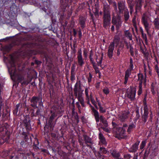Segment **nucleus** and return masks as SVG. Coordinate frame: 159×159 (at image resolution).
<instances>
[{
	"instance_id": "nucleus-14",
	"label": "nucleus",
	"mask_w": 159,
	"mask_h": 159,
	"mask_svg": "<svg viewBox=\"0 0 159 159\" xmlns=\"http://www.w3.org/2000/svg\"><path fill=\"white\" fill-rule=\"evenodd\" d=\"M24 120V125L28 129H30V117L28 116H25Z\"/></svg>"
},
{
	"instance_id": "nucleus-21",
	"label": "nucleus",
	"mask_w": 159,
	"mask_h": 159,
	"mask_svg": "<svg viewBox=\"0 0 159 159\" xmlns=\"http://www.w3.org/2000/svg\"><path fill=\"white\" fill-rule=\"evenodd\" d=\"M138 80L139 81V83H141L142 85V83L144 82L145 83L146 82V78H144L143 75L142 74L139 73L138 74Z\"/></svg>"
},
{
	"instance_id": "nucleus-46",
	"label": "nucleus",
	"mask_w": 159,
	"mask_h": 159,
	"mask_svg": "<svg viewBox=\"0 0 159 159\" xmlns=\"http://www.w3.org/2000/svg\"><path fill=\"white\" fill-rule=\"evenodd\" d=\"M143 105H144L143 110H148V109L147 107V103H146V101H143Z\"/></svg>"
},
{
	"instance_id": "nucleus-15",
	"label": "nucleus",
	"mask_w": 159,
	"mask_h": 159,
	"mask_svg": "<svg viewBox=\"0 0 159 159\" xmlns=\"http://www.w3.org/2000/svg\"><path fill=\"white\" fill-rule=\"evenodd\" d=\"M140 142L138 141L133 145L129 149V151L130 152H135L138 150V146Z\"/></svg>"
},
{
	"instance_id": "nucleus-28",
	"label": "nucleus",
	"mask_w": 159,
	"mask_h": 159,
	"mask_svg": "<svg viewBox=\"0 0 159 159\" xmlns=\"http://www.w3.org/2000/svg\"><path fill=\"white\" fill-rule=\"evenodd\" d=\"M124 19L125 21H127L129 19V12L128 9H125L124 11Z\"/></svg>"
},
{
	"instance_id": "nucleus-55",
	"label": "nucleus",
	"mask_w": 159,
	"mask_h": 159,
	"mask_svg": "<svg viewBox=\"0 0 159 159\" xmlns=\"http://www.w3.org/2000/svg\"><path fill=\"white\" fill-rule=\"evenodd\" d=\"M107 127H102V128L103 129V130H104L105 132H107V133H109V131H110L109 130Z\"/></svg>"
},
{
	"instance_id": "nucleus-31",
	"label": "nucleus",
	"mask_w": 159,
	"mask_h": 159,
	"mask_svg": "<svg viewBox=\"0 0 159 159\" xmlns=\"http://www.w3.org/2000/svg\"><path fill=\"white\" fill-rule=\"evenodd\" d=\"M79 23L81 27L84 28L85 26V20L83 18H80V19Z\"/></svg>"
},
{
	"instance_id": "nucleus-17",
	"label": "nucleus",
	"mask_w": 159,
	"mask_h": 159,
	"mask_svg": "<svg viewBox=\"0 0 159 159\" xmlns=\"http://www.w3.org/2000/svg\"><path fill=\"white\" fill-rule=\"evenodd\" d=\"M148 110H144V113L142 114V120L144 123L147 121L148 114Z\"/></svg>"
},
{
	"instance_id": "nucleus-42",
	"label": "nucleus",
	"mask_w": 159,
	"mask_h": 159,
	"mask_svg": "<svg viewBox=\"0 0 159 159\" xmlns=\"http://www.w3.org/2000/svg\"><path fill=\"white\" fill-rule=\"evenodd\" d=\"M99 149L100 152L102 153L106 154L107 153V151L104 147H101Z\"/></svg>"
},
{
	"instance_id": "nucleus-5",
	"label": "nucleus",
	"mask_w": 159,
	"mask_h": 159,
	"mask_svg": "<svg viewBox=\"0 0 159 159\" xmlns=\"http://www.w3.org/2000/svg\"><path fill=\"white\" fill-rule=\"evenodd\" d=\"M114 132L116 133V138L119 139L124 138L125 136V129L123 128H117L115 129Z\"/></svg>"
},
{
	"instance_id": "nucleus-57",
	"label": "nucleus",
	"mask_w": 159,
	"mask_h": 159,
	"mask_svg": "<svg viewBox=\"0 0 159 159\" xmlns=\"http://www.w3.org/2000/svg\"><path fill=\"white\" fill-rule=\"evenodd\" d=\"M129 7L130 9V13L131 14L132 13V12L133 11V6L132 5H130L129 6Z\"/></svg>"
},
{
	"instance_id": "nucleus-53",
	"label": "nucleus",
	"mask_w": 159,
	"mask_h": 159,
	"mask_svg": "<svg viewBox=\"0 0 159 159\" xmlns=\"http://www.w3.org/2000/svg\"><path fill=\"white\" fill-rule=\"evenodd\" d=\"M130 46V52L131 55L133 56L134 55V52L133 51V48L131 45H129Z\"/></svg>"
},
{
	"instance_id": "nucleus-2",
	"label": "nucleus",
	"mask_w": 159,
	"mask_h": 159,
	"mask_svg": "<svg viewBox=\"0 0 159 159\" xmlns=\"http://www.w3.org/2000/svg\"><path fill=\"white\" fill-rule=\"evenodd\" d=\"M78 84L76 83L75 85L74 89V95L75 97L77 98L78 101L80 103L83 107H85L84 100L82 96V91H78Z\"/></svg>"
},
{
	"instance_id": "nucleus-30",
	"label": "nucleus",
	"mask_w": 159,
	"mask_h": 159,
	"mask_svg": "<svg viewBox=\"0 0 159 159\" xmlns=\"http://www.w3.org/2000/svg\"><path fill=\"white\" fill-rule=\"evenodd\" d=\"M135 125L133 123H132L129 125L127 130V132L130 133L135 128Z\"/></svg>"
},
{
	"instance_id": "nucleus-16",
	"label": "nucleus",
	"mask_w": 159,
	"mask_h": 159,
	"mask_svg": "<svg viewBox=\"0 0 159 159\" xmlns=\"http://www.w3.org/2000/svg\"><path fill=\"white\" fill-rule=\"evenodd\" d=\"M75 66L74 64H73L71 67V77L70 80L71 81H73L75 80Z\"/></svg>"
},
{
	"instance_id": "nucleus-54",
	"label": "nucleus",
	"mask_w": 159,
	"mask_h": 159,
	"mask_svg": "<svg viewBox=\"0 0 159 159\" xmlns=\"http://www.w3.org/2000/svg\"><path fill=\"white\" fill-rule=\"evenodd\" d=\"M123 47L124 46H123L121 49H120L119 48H118L117 52V56H118L120 55L121 49L123 48Z\"/></svg>"
},
{
	"instance_id": "nucleus-3",
	"label": "nucleus",
	"mask_w": 159,
	"mask_h": 159,
	"mask_svg": "<svg viewBox=\"0 0 159 159\" xmlns=\"http://www.w3.org/2000/svg\"><path fill=\"white\" fill-rule=\"evenodd\" d=\"M120 38L119 36L116 35L114 37L113 41L111 43L108 47V49L107 52V55L108 57L111 58L113 56V51L114 50L115 43L118 44Z\"/></svg>"
},
{
	"instance_id": "nucleus-23",
	"label": "nucleus",
	"mask_w": 159,
	"mask_h": 159,
	"mask_svg": "<svg viewBox=\"0 0 159 159\" xmlns=\"http://www.w3.org/2000/svg\"><path fill=\"white\" fill-rule=\"evenodd\" d=\"M57 116V115L55 113H53L49 118V120L48 123L50 126L51 127L53 125L52 124V122L53 120Z\"/></svg>"
},
{
	"instance_id": "nucleus-1",
	"label": "nucleus",
	"mask_w": 159,
	"mask_h": 159,
	"mask_svg": "<svg viewBox=\"0 0 159 159\" xmlns=\"http://www.w3.org/2000/svg\"><path fill=\"white\" fill-rule=\"evenodd\" d=\"M103 27L107 29V27L111 24V15L110 8L109 6L105 5L103 7Z\"/></svg>"
},
{
	"instance_id": "nucleus-11",
	"label": "nucleus",
	"mask_w": 159,
	"mask_h": 159,
	"mask_svg": "<svg viewBox=\"0 0 159 159\" xmlns=\"http://www.w3.org/2000/svg\"><path fill=\"white\" fill-rule=\"evenodd\" d=\"M118 9L120 13H122L123 11L125 9H127L126 8L125 5V2L123 1H120L118 3Z\"/></svg>"
},
{
	"instance_id": "nucleus-4",
	"label": "nucleus",
	"mask_w": 159,
	"mask_h": 159,
	"mask_svg": "<svg viewBox=\"0 0 159 159\" xmlns=\"http://www.w3.org/2000/svg\"><path fill=\"white\" fill-rule=\"evenodd\" d=\"M31 106L34 108H38L37 104L39 102V105L42 106L43 103L42 102V98L40 97L33 96L30 100Z\"/></svg>"
},
{
	"instance_id": "nucleus-26",
	"label": "nucleus",
	"mask_w": 159,
	"mask_h": 159,
	"mask_svg": "<svg viewBox=\"0 0 159 159\" xmlns=\"http://www.w3.org/2000/svg\"><path fill=\"white\" fill-rule=\"evenodd\" d=\"M112 156L114 157L118 158L120 156V154L119 152L116 150H113L111 152Z\"/></svg>"
},
{
	"instance_id": "nucleus-49",
	"label": "nucleus",
	"mask_w": 159,
	"mask_h": 159,
	"mask_svg": "<svg viewBox=\"0 0 159 159\" xmlns=\"http://www.w3.org/2000/svg\"><path fill=\"white\" fill-rule=\"evenodd\" d=\"M99 111L102 113H104L106 111V110L102 107L99 108Z\"/></svg>"
},
{
	"instance_id": "nucleus-36",
	"label": "nucleus",
	"mask_w": 159,
	"mask_h": 159,
	"mask_svg": "<svg viewBox=\"0 0 159 159\" xmlns=\"http://www.w3.org/2000/svg\"><path fill=\"white\" fill-rule=\"evenodd\" d=\"M143 0H138L139 2H138L136 5V9H139L142 6V2H143Z\"/></svg>"
},
{
	"instance_id": "nucleus-52",
	"label": "nucleus",
	"mask_w": 159,
	"mask_h": 159,
	"mask_svg": "<svg viewBox=\"0 0 159 159\" xmlns=\"http://www.w3.org/2000/svg\"><path fill=\"white\" fill-rule=\"evenodd\" d=\"M88 51L84 49L83 51V54L84 55V57L85 58H86L88 57Z\"/></svg>"
},
{
	"instance_id": "nucleus-64",
	"label": "nucleus",
	"mask_w": 159,
	"mask_h": 159,
	"mask_svg": "<svg viewBox=\"0 0 159 159\" xmlns=\"http://www.w3.org/2000/svg\"><path fill=\"white\" fill-rule=\"evenodd\" d=\"M113 7H114V8L116 10L117 9V5H116V3L115 2H113Z\"/></svg>"
},
{
	"instance_id": "nucleus-27",
	"label": "nucleus",
	"mask_w": 159,
	"mask_h": 159,
	"mask_svg": "<svg viewBox=\"0 0 159 159\" xmlns=\"http://www.w3.org/2000/svg\"><path fill=\"white\" fill-rule=\"evenodd\" d=\"M125 36L127 37L130 40H132V35L128 30H126L124 32Z\"/></svg>"
},
{
	"instance_id": "nucleus-10",
	"label": "nucleus",
	"mask_w": 159,
	"mask_h": 159,
	"mask_svg": "<svg viewBox=\"0 0 159 159\" xmlns=\"http://www.w3.org/2000/svg\"><path fill=\"white\" fill-rule=\"evenodd\" d=\"M141 21L143 25L144 28L147 32L148 33L149 29V24L148 21V18L146 15L144 14L142 16L141 19Z\"/></svg>"
},
{
	"instance_id": "nucleus-8",
	"label": "nucleus",
	"mask_w": 159,
	"mask_h": 159,
	"mask_svg": "<svg viewBox=\"0 0 159 159\" xmlns=\"http://www.w3.org/2000/svg\"><path fill=\"white\" fill-rule=\"evenodd\" d=\"M136 93L135 88H130L127 89V97L131 101L135 99V96Z\"/></svg>"
},
{
	"instance_id": "nucleus-56",
	"label": "nucleus",
	"mask_w": 159,
	"mask_h": 159,
	"mask_svg": "<svg viewBox=\"0 0 159 159\" xmlns=\"http://www.w3.org/2000/svg\"><path fill=\"white\" fill-rule=\"evenodd\" d=\"M155 70H156L158 75H159V68L157 65H156L155 66Z\"/></svg>"
},
{
	"instance_id": "nucleus-7",
	"label": "nucleus",
	"mask_w": 159,
	"mask_h": 159,
	"mask_svg": "<svg viewBox=\"0 0 159 159\" xmlns=\"http://www.w3.org/2000/svg\"><path fill=\"white\" fill-rule=\"evenodd\" d=\"M130 68L128 69L125 72V81L124 84H126L127 83L128 78L131 74V72L133 68V61L131 58L130 59Z\"/></svg>"
},
{
	"instance_id": "nucleus-38",
	"label": "nucleus",
	"mask_w": 159,
	"mask_h": 159,
	"mask_svg": "<svg viewBox=\"0 0 159 159\" xmlns=\"http://www.w3.org/2000/svg\"><path fill=\"white\" fill-rule=\"evenodd\" d=\"M142 92V85H141V83H139V90L138 91V95H140L141 94Z\"/></svg>"
},
{
	"instance_id": "nucleus-24",
	"label": "nucleus",
	"mask_w": 159,
	"mask_h": 159,
	"mask_svg": "<svg viewBox=\"0 0 159 159\" xmlns=\"http://www.w3.org/2000/svg\"><path fill=\"white\" fill-rule=\"evenodd\" d=\"M153 23L155 28L157 29H159V20L158 18H157L154 19Z\"/></svg>"
},
{
	"instance_id": "nucleus-59",
	"label": "nucleus",
	"mask_w": 159,
	"mask_h": 159,
	"mask_svg": "<svg viewBox=\"0 0 159 159\" xmlns=\"http://www.w3.org/2000/svg\"><path fill=\"white\" fill-rule=\"evenodd\" d=\"M22 105L20 103H18L16 105V107L15 109H17L18 110V109L20 106H21Z\"/></svg>"
},
{
	"instance_id": "nucleus-62",
	"label": "nucleus",
	"mask_w": 159,
	"mask_h": 159,
	"mask_svg": "<svg viewBox=\"0 0 159 159\" xmlns=\"http://www.w3.org/2000/svg\"><path fill=\"white\" fill-rule=\"evenodd\" d=\"M95 56L96 57L95 60L96 61H98V60H99V57H101V56L99 55L98 56L96 54L95 55Z\"/></svg>"
},
{
	"instance_id": "nucleus-58",
	"label": "nucleus",
	"mask_w": 159,
	"mask_h": 159,
	"mask_svg": "<svg viewBox=\"0 0 159 159\" xmlns=\"http://www.w3.org/2000/svg\"><path fill=\"white\" fill-rule=\"evenodd\" d=\"M79 38L80 39L82 36L81 31L80 29L79 31Z\"/></svg>"
},
{
	"instance_id": "nucleus-47",
	"label": "nucleus",
	"mask_w": 159,
	"mask_h": 159,
	"mask_svg": "<svg viewBox=\"0 0 159 159\" xmlns=\"http://www.w3.org/2000/svg\"><path fill=\"white\" fill-rule=\"evenodd\" d=\"M30 81H29L28 80H24L23 82L21 83V84L22 85H28L29 83H30Z\"/></svg>"
},
{
	"instance_id": "nucleus-40",
	"label": "nucleus",
	"mask_w": 159,
	"mask_h": 159,
	"mask_svg": "<svg viewBox=\"0 0 159 159\" xmlns=\"http://www.w3.org/2000/svg\"><path fill=\"white\" fill-rule=\"evenodd\" d=\"M101 122L103 124V125L105 127H107L108 126V122L105 119L101 120Z\"/></svg>"
},
{
	"instance_id": "nucleus-19",
	"label": "nucleus",
	"mask_w": 159,
	"mask_h": 159,
	"mask_svg": "<svg viewBox=\"0 0 159 159\" xmlns=\"http://www.w3.org/2000/svg\"><path fill=\"white\" fill-rule=\"evenodd\" d=\"M99 139L100 140V141L99 142L100 144L104 145H107V143L106 141V139L102 134L101 133H100L99 134Z\"/></svg>"
},
{
	"instance_id": "nucleus-6",
	"label": "nucleus",
	"mask_w": 159,
	"mask_h": 159,
	"mask_svg": "<svg viewBox=\"0 0 159 159\" xmlns=\"http://www.w3.org/2000/svg\"><path fill=\"white\" fill-rule=\"evenodd\" d=\"M111 22L113 25H116V30H118L121 26L122 23L121 16L117 15V18L113 17L112 18Z\"/></svg>"
},
{
	"instance_id": "nucleus-33",
	"label": "nucleus",
	"mask_w": 159,
	"mask_h": 159,
	"mask_svg": "<svg viewBox=\"0 0 159 159\" xmlns=\"http://www.w3.org/2000/svg\"><path fill=\"white\" fill-rule=\"evenodd\" d=\"M136 16H134L133 17L132 21L133 24V26L135 28V30H137V27L136 25Z\"/></svg>"
},
{
	"instance_id": "nucleus-20",
	"label": "nucleus",
	"mask_w": 159,
	"mask_h": 159,
	"mask_svg": "<svg viewBox=\"0 0 159 159\" xmlns=\"http://www.w3.org/2000/svg\"><path fill=\"white\" fill-rule=\"evenodd\" d=\"M129 113V111H127L122 114L119 117L120 120L122 121H124L128 117Z\"/></svg>"
},
{
	"instance_id": "nucleus-32",
	"label": "nucleus",
	"mask_w": 159,
	"mask_h": 159,
	"mask_svg": "<svg viewBox=\"0 0 159 159\" xmlns=\"http://www.w3.org/2000/svg\"><path fill=\"white\" fill-rule=\"evenodd\" d=\"M93 67L94 69L95 70V73L96 74L98 73L99 74V76H100V74L101 73L100 72V71L98 69V68L97 66L95 65V63H94V64L93 63L92 64Z\"/></svg>"
},
{
	"instance_id": "nucleus-13",
	"label": "nucleus",
	"mask_w": 159,
	"mask_h": 159,
	"mask_svg": "<svg viewBox=\"0 0 159 159\" xmlns=\"http://www.w3.org/2000/svg\"><path fill=\"white\" fill-rule=\"evenodd\" d=\"M91 107L93 113V115L94 116L95 118L96 122H98L99 121V114L98 111L96 110L94 107L92 106L90 103V101H89V104H88Z\"/></svg>"
},
{
	"instance_id": "nucleus-18",
	"label": "nucleus",
	"mask_w": 159,
	"mask_h": 159,
	"mask_svg": "<svg viewBox=\"0 0 159 159\" xmlns=\"http://www.w3.org/2000/svg\"><path fill=\"white\" fill-rule=\"evenodd\" d=\"M83 138L86 144L89 143L92 144L93 143L92 139L87 135L84 134L83 135Z\"/></svg>"
},
{
	"instance_id": "nucleus-34",
	"label": "nucleus",
	"mask_w": 159,
	"mask_h": 159,
	"mask_svg": "<svg viewBox=\"0 0 159 159\" xmlns=\"http://www.w3.org/2000/svg\"><path fill=\"white\" fill-rule=\"evenodd\" d=\"M103 53L102 54V56L101 57H99V60H98V61H96L97 62V64L99 66H101L102 65V60L103 58Z\"/></svg>"
},
{
	"instance_id": "nucleus-44",
	"label": "nucleus",
	"mask_w": 159,
	"mask_h": 159,
	"mask_svg": "<svg viewBox=\"0 0 159 159\" xmlns=\"http://www.w3.org/2000/svg\"><path fill=\"white\" fill-rule=\"evenodd\" d=\"M103 92L106 94L107 95L109 93V90L108 88H104L103 89Z\"/></svg>"
},
{
	"instance_id": "nucleus-37",
	"label": "nucleus",
	"mask_w": 159,
	"mask_h": 159,
	"mask_svg": "<svg viewBox=\"0 0 159 159\" xmlns=\"http://www.w3.org/2000/svg\"><path fill=\"white\" fill-rule=\"evenodd\" d=\"M142 37L143 39L144 40L145 44L147 45L148 44V40L147 37V36L146 34H144V33L141 34Z\"/></svg>"
},
{
	"instance_id": "nucleus-39",
	"label": "nucleus",
	"mask_w": 159,
	"mask_h": 159,
	"mask_svg": "<svg viewBox=\"0 0 159 159\" xmlns=\"http://www.w3.org/2000/svg\"><path fill=\"white\" fill-rule=\"evenodd\" d=\"M146 141H143L141 143L140 146V149H143L145 146L146 144Z\"/></svg>"
},
{
	"instance_id": "nucleus-29",
	"label": "nucleus",
	"mask_w": 159,
	"mask_h": 159,
	"mask_svg": "<svg viewBox=\"0 0 159 159\" xmlns=\"http://www.w3.org/2000/svg\"><path fill=\"white\" fill-rule=\"evenodd\" d=\"M93 54L94 53L93 51L92 50H91L90 51L89 53V60L92 64H94V63H95L92 57L93 56Z\"/></svg>"
},
{
	"instance_id": "nucleus-12",
	"label": "nucleus",
	"mask_w": 159,
	"mask_h": 159,
	"mask_svg": "<svg viewBox=\"0 0 159 159\" xmlns=\"http://www.w3.org/2000/svg\"><path fill=\"white\" fill-rule=\"evenodd\" d=\"M91 107L93 113V115L94 116L95 118L96 122H98L99 121V114L98 111L96 110L94 107L92 106L90 103V101H89V104H88Z\"/></svg>"
},
{
	"instance_id": "nucleus-22",
	"label": "nucleus",
	"mask_w": 159,
	"mask_h": 159,
	"mask_svg": "<svg viewBox=\"0 0 159 159\" xmlns=\"http://www.w3.org/2000/svg\"><path fill=\"white\" fill-rule=\"evenodd\" d=\"M89 89L88 88H86L85 89V93L86 96L85 99L87 101V103L89 104V101H90V94L89 95ZM91 92H90V93Z\"/></svg>"
},
{
	"instance_id": "nucleus-9",
	"label": "nucleus",
	"mask_w": 159,
	"mask_h": 159,
	"mask_svg": "<svg viewBox=\"0 0 159 159\" xmlns=\"http://www.w3.org/2000/svg\"><path fill=\"white\" fill-rule=\"evenodd\" d=\"M77 62L78 65L82 67L84 64L85 62L82 56V51L81 49L78 51L77 54Z\"/></svg>"
},
{
	"instance_id": "nucleus-41",
	"label": "nucleus",
	"mask_w": 159,
	"mask_h": 159,
	"mask_svg": "<svg viewBox=\"0 0 159 159\" xmlns=\"http://www.w3.org/2000/svg\"><path fill=\"white\" fill-rule=\"evenodd\" d=\"M78 141L80 145L82 146V148H83L84 147V143L82 139L81 138L79 137V138Z\"/></svg>"
},
{
	"instance_id": "nucleus-43",
	"label": "nucleus",
	"mask_w": 159,
	"mask_h": 159,
	"mask_svg": "<svg viewBox=\"0 0 159 159\" xmlns=\"http://www.w3.org/2000/svg\"><path fill=\"white\" fill-rule=\"evenodd\" d=\"M89 76L88 77V82L89 83L91 82L92 81V75L90 73H89Z\"/></svg>"
},
{
	"instance_id": "nucleus-60",
	"label": "nucleus",
	"mask_w": 159,
	"mask_h": 159,
	"mask_svg": "<svg viewBox=\"0 0 159 159\" xmlns=\"http://www.w3.org/2000/svg\"><path fill=\"white\" fill-rule=\"evenodd\" d=\"M76 106L80 110V109L81 108V106H80V105L79 102H77L76 103Z\"/></svg>"
},
{
	"instance_id": "nucleus-35",
	"label": "nucleus",
	"mask_w": 159,
	"mask_h": 159,
	"mask_svg": "<svg viewBox=\"0 0 159 159\" xmlns=\"http://www.w3.org/2000/svg\"><path fill=\"white\" fill-rule=\"evenodd\" d=\"M103 53L102 54V56L101 57H99V60H98V61H96L97 62V64L99 66H101L102 65V60L103 58Z\"/></svg>"
},
{
	"instance_id": "nucleus-61",
	"label": "nucleus",
	"mask_w": 159,
	"mask_h": 159,
	"mask_svg": "<svg viewBox=\"0 0 159 159\" xmlns=\"http://www.w3.org/2000/svg\"><path fill=\"white\" fill-rule=\"evenodd\" d=\"M40 110L39 109H38L36 113V114L37 116L39 115H40Z\"/></svg>"
},
{
	"instance_id": "nucleus-45",
	"label": "nucleus",
	"mask_w": 159,
	"mask_h": 159,
	"mask_svg": "<svg viewBox=\"0 0 159 159\" xmlns=\"http://www.w3.org/2000/svg\"><path fill=\"white\" fill-rule=\"evenodd\" d=\"M151 90L152 92V93L154 94L155 93V92L154 90V84L153 83H152L151 84Z\"/></svg>"
},
{
	"instance_id": "nucleus-50",
	"label": "nucleus",
	"mask_w": 159,
	"mask_h": 159,
	"mask_svg": "<svg viewBox=\"0 0 159 159\" xmlns=\"http://www.w3.org/2000/svg\"><path fill=\"white\" fill-rule=\"evenodd\" d=\"M94 9H95V12H94V15L97 17H98V10L97 9V8H95Z\"/></svg>"
},
{
	"instance_id": "nucleus-48",
	"label": "nucleus",
	"mask_w": 159,
	"mask_h": 159,
	"mask_svg": "<svg viewBox=\"0 0 159 159\" xmlns=\"http://www.w3.org/2000/svg\"><path fill=\"white\" fill-rule=\"evenodd\" d=\"M131 157V156L130 154H126L124 156V157L125 159H130Z\"/></svg>"
},
{
	"instance_id": "nucleus-63",
	"label": "nucleus",
	"mask_w": 159,
	"mask_h": 159,
	"mask_svg": "<svg viewBox=\"0 0 159 159\" xmlns=\"http://www.w3.org/2000/svg\"><path fill=\"white\" fill-rule=\"evenodd\" d=\"M18 110L17 109H15L13 111V113L14 115H17L18 112Z\"/></svg>"
},
{
	"instance_id": "nucleus-51",
	"label": "nucleus",
	"mask_w": 159,
	"mask_h": 159,
	"mask_svg": "<svg viewBox=\"0 0 159 159\" xmlns=\"http://www.w3.org/2000/svg\"><path fill=\"white\" fill-rule=\"evenodd\" d=\"M24 80V77L23 76H20L18 77L17 80H18L21 83L23 80Z\"/></svg>"
},
{
	"instance_id": "nucleus-25",
	"label": "nucleus",
	"mask_w": 159,
	"mask_h": 159,
	"mask_svg": "<svg viewBox=\"0 0 159 159\" xmlns=\"http://www.w3.org/2000/svg\"><path fill=\"white\" fill-rule=\"evenodd\" d=\"M92 92H91L90 93V100L92 103L93 104V105L95 107L96 109H98V107L97 105L96 102V101H95L94 99L93 98V96H92Z\"/></svg>"
}]
</instances>
